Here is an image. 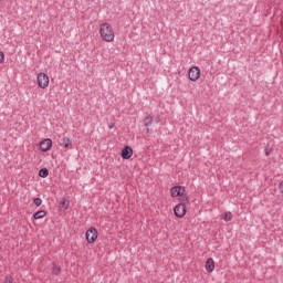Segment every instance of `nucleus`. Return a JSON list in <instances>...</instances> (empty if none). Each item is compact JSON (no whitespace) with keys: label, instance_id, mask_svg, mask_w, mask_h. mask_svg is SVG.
Instances as JSON below:
<instances>
[{"label":"nucleus","instance_id":"nucleus-10","mask_svg":"<svg viewBox=\"0 0 283 283\" xmlns=\"http://www.w3.org/2000/svg\"><path fill=\"white\" fill-rule=\"evenodd\" d=\"M206 271L208 273H213V271H216V261H213V259L209 258L206 261Z\"/></svg>","mask_w":283,"mask_h":283},{"label":"nucleus","instance_id":"nucleus-6","mask_svg":"<svg viewBox=\"0 0 283 283\" xmlns=\"http://www.w3.org/2000/svg\"><path fill=\"white\" fill-rule=\"evenodd\" d=\"M188 76L193 83H196V81L200 78V67L192 66L188 72Z\"/></svg>","mask_w":283,"mask_h":283},{"label":"nucleus","instance_id":"nucleus-5","mask_svg":"<svg viewBox=\"0 0 283 283\" xmlns=\"http://www.w3.org/2000/svg\"><path fill=\"white\" fill-rule=\"evenodd\" d=\"M174 211L177 218H185V216H187V206H185V203H178Z\"/></svg>","mask_w":283,"mask_h":283},{"label":"nucleus","instance_id":"nucleus-8","mask_svg":"<svg viewBox=\"0 0 283 283\" xmlns=\"http://www.w3.org/2000/svg\"><path fill=\"white\" fill-rule=\"evenodd\" d=\"M60 147H63L65 151H67V149H73L72 139L70 137L62 138L60 142Z\"/></svg>","mask_w":283,"mask_h":283},{"label":"nucleus","instance_id":"nucleus-1","mask_svg":"<svg viewBox=\"0 0 283 283\" xmlns=\"http://www.w3.org/2000/svg\"><path fill=\"white\" fill-rule=\"evenodd\" d=\"M99 35L102 41H105V43H114V39H116V34L114 33L112 24L107 22H104L99 25Z\"/></svg>","mask_w":283,"mask_h":283},{"label":"nucleus","instance_id":"nucleus-12","mask_svg":"<svg viewBox=\"0 0 283 283\" xmlns=\"http://www.w3.org/2000/svg\"><path fill=\"white\" fill-rule=\"evenodd\" d=\"M60 207H61V209H64V211H66V209H70V201L62 199L60 201Z\"/></svg>","mask_w":283,"mask_h":283},{"label":"nucleus","instance_id":"nucleus-9","mask_svg":"<svg viewBox=\"0 0 283 283\" xmlns=\"http://www.w3.org/2000/svg\"><path fill=\"white\" fill-rule=\"evenodd\" d=\"M40 149L42 151H50L52 149V139L46 138L40 143Z\"/></svg>","mask_w":283,"mask_h":283},{"label":"nucleus","instance_id":"nucleus-4","mask_svg":"<svg viewBox=\"0 0 283 283\" xmlns=\"http://www.w3.org/2000/svg\"><path fill=\"white\" fill-rule=\"evenodd\" d=\"M185 187L182 186H175L170 189V196L171 198H182L185 196Z\"/></svg>","mask_w":283,"mask_h":283},{"label":"nucleus","instance_id":"nucleus-15","mask_svg":"<svg viewBox=\"0 0 283 283\" xmlns=\"http://www.w3.org/2000/svg\"><path fill=\"white\" fill-rule=\"evenodd\" d=\"M223 220L224 222H231V220H233V214L231 212H226L223 214Z\"/></svg>","mask_w":283,"mask_h":283},{"label":"nucleus","instance_id":"nucleus-19","mask_svg":"<svg viewBox=\"0 0 283 283\" xmlns=\"http://www.w3.org/2000/svg\"><path fill=\"white\" fill-rule=\"evenodd\" d=\"M114 127H116V124L114 123L108 124V129H114Z\"/></svg>","mask_w":283,"mask_h":283},{"label":"nucleus","instance_id":"nucleus-18","mask_svg":"<svg viewBox=\"0 0 283 283\" xmlns=\"http://www.w3.org/2000/svg\"><path fill=\"white\" fill-rule=\"evenodd\" d=\"M3 283H14V279H12V276H7Z\"/></svg>","mask_w":283,"mask_h":283},{"label":"nucleus","instance_id":"nucleus-22","mask_svg":"<svg viewBox=\"0 0 283 283\" xmlns=\"http://www.w3.org/2000/svg\"><path fill=\"white\" fill-rule=\"evenodd\" d=\"M3 1V0H0V2Z\"/></svg>","mask_w":283,"mask_h":283},{"label":"nucleus","instance_id":"nucleus-3","mask_svg":"<svg viewBox=\"0 0 283 283\" xmlns=\"http://www.w3.org/2000/svg\"><path fill=\"white\" fill-rule=\"evenodd\" d=\"M96 240H98V230H96V228H90L86 231V241L88 244H94Z\"/></svg>","mask_w":283,"mask_h":283},{"label":"nucleus","instance_id":"nucleus-20","mask_svg":"<svg viewBox=\"0 0 283 283\" xmlns=\"http://www.w3.org/2000/svg\"><path fill=\"white\" fill-rule=\"evenodd\" d=\"M147 133H149V128H147Z\"/></svg>","mask_w":283,"mask_h":283},{"label":"nucleus","instance_id":"nucleus-2","mask_svg":"<svg viewBox=\"0 0 283 283\" xmlns=\"http://www.w3.org/2000/svg\"><path fill=\"white\" fill-rule=\"evenodd\" d=\"M38 87L41 90H48L50 87V76L45 73H39L36 76Z\"/></svg>","mask_w":283,"mask_h":283},{"label":"nucleus","instance_id":"nucleus-21","mask_svg":"<svg viewBox=\"0 0 283 283\" xmlns=\"http://www.w3.org/2000/svg\"><path fill=\"white\" fill-rule=\"evenodd\" d=\"M266 156H269V151H266Z\"/></svg>","mask_w":283,"mask_h":283},{"label":"nucleus","instance_id":"nucleus-16","mask_svg":"<svg viewBox=\"0 0 283 283\" xmlns=\"http://www.w3.org/2000/svg\"><path fill=\"white\" fill-rule=\"evenodd\" d=\"M33 202L35 207H41V205H43V200H41V198H34Z\"/></svg>","mask_w":283,"mask_h":283},{"label":"nucleus","instance_id":"nucleus-11","mask_svg":"<svg viewBox=\"0 0 283 283\" xmlns=\"http://www.w3.org/2000/svg\"><path fill=\"white\" fill-rule=\"evenodd\" d=\"M48 216V212L45 210H40L33 214L34 220H41Z\"/></svg>","mask_w":283,"mask_h":283},{"label":"nucleus","instance_id":"nucleus-7","mask_svg":"<svg viewBox=\"0 0 283 283\" xmlns=\"http://www.w3.org/2000/svg\"><path fill=\"white\" fill-rule=\"evenodd\" d=\"M122 158L124 160H129V158H132V156H134V149H132L130 146H125L122 149V154H120Z\"/></svg>","mask_w":283,"mask_h":283},{"label":"nucleus","instance_id":"nucleus-14","mask_svg":"<svg viewBox=\"0 0 283 283\" xmlns=\"http://www.w3.org/2000/svg\"><path fill=\"white\" fill-rule=\"evenodd\" d=\"M151 123H154V117H151L150 115L146 116L144 119L145 127H149V125H151Z\"/></svg>","mask_w":283,"mask_h":283},{"label":"nucleus","instance_id":"nucleus-13","mask_svg":"<svg viewBox=\"0 0 283 283\" xmlns=\"http://www.w3.org/2000/svg\"><path fill=\"white\" fill-rule=\"evenodd\" d=\"M39 176H40V178H48V176H50V171L48 170V168H42L39 171Z\"/></svg>","mask_w":283,"mask_h":283},{"label":"nucleus","instance_id":"nucleus-17","mask_svg":"<svg viewBox=\"0 0 283 283\" xmlns=\"http://www.w3.org/2000/svg\"><path fill=\"white\" fill-rule=\"evenodd\" d=\"M53 273H54L55 275H59V274L61 273V268L54 265V266H53Z\"/></svg>","mask_w":283,"mask_h":283}]
</instances>
